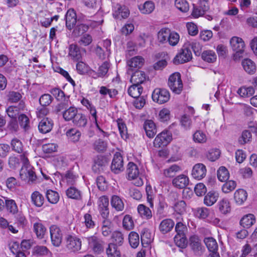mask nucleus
Instances as JSON below:
<instances>
[{
	"label": "nucleus",
	"instance_id": "36",
	"mask_svg": "<svg viewBox=\"0 0 257 257\" xmlns=\"http://www.w3.org/2000/svg\"><path fill=\"white\" fill-rule=\"evenodd\" d=\"M218 206L219 211L224 214H227L231 210L229 201L226 198H223L219 201Z\"/></svg>",
	"mask_w": 257,
	"mask_h": 257
},
{
	"label": "nucleus",
	"instance_id": "34",
	"mask_svg": "<svg viewBox=\"0 0 257 257\" xmlns=\"http://www.w3.org/2000/svg\"><path fill=\"white\" fill-rule=\"evenodd\" d=\"M108 257H120L121 254L117 245L114 243H109L106 249Z\"/></svg>",
	"mask_w": 257,
	"mask_h": 257
},
{
	"label": "nucleus",
	"instance_id": "17",
	"mask_svg": "<svg viewBox=\"0 0 257 257\" xmlns=\"http://www.w3.org/2000/svg\"><path fill=\"white\" fill-rule=\"evenodd\" d=\"M87 241L89 245L92 248L94 252L100 253L103 250L102 241L95 236L88 237Z\"/></svg>",
	"mask_w": 257,
	"mask_h": 257
},
{
	"label": "nucleus",
	"instance_id": "2",
	"mask_svg": "<svg viewBox=\"0 0 257 257\" xmlns=\"http://www.w3.org/2000/svg\"><path fill=\"white\" fill-rule=\"evenodd\" d=\"M168 85L173 93L177 94L181 93L183 85L179 73L175 72L170 75L168 80Z\"/></svg>",
	"mask_w": 257,
	"mask_h": 257
},
{
	"label": "nucleus",
	"instance_id": "57",
	"mask_svg": "<svg viewBox=\"0 0 257 257\" xmlns=\"http://www.w3.org/2000/svg\"><path fill=\"white\" fill-rule=\"evenodd\" d=\"M113 242L116 245L120 246L123 241V236L120 231H116L112 233L111 236Z\"/></svg>",
	"mask_w": 257,
	"mask_h": 257
},
{
	"label": "nucleus",
	"instance_id": "4",
	"mask_svg": "<svg viewBox=\"0 0 257 257\" xmlns=\"http://www.w3.org/2000/svg\"><path fill=\"white\" fill-rule=\"evenodd\" d=\"M51 240L52 244L56 247L61 245L63 239V232L57 225L53 224L49 227Z\"/></svg>",
	"mask_w": 257,
	"mask_h": 257
},
{
	"label": "nucleus",
	"instance_id": "14",
	"mask_svg": "<svg viewBox=\"0 0 257 257\" xmlns=\"http://www.w3.org/2000/svg\"><path fill=\"white\" fill-rule=\"evenodd\" d=\"M189 183L188 177L184 174L178 175L172 180L173 185L179 189L185 188L188 185Z\"/></svg>",
	"mask_w": 257,
	"mask_h": 257
},
{
	"label": "nucleus",
	"instance_id": "46",
	"mask_svg": "<svg viewBox=\"0 0 257 257\" xmlns=\"http://www.w3.org/2000/svg\"><path fill=\"white\" fill-rule=\"evenodd\" d=\"M217 176L219 181L225 182L229 179V173L225 167L221 166L217 170Z\"/></svg>",
	"mask_w": 257,
	"mask_h": 257
},
{
	"label": "nucleus",
	"instance_id": "3",
	"mask_svg": "<svg viewBox=\"0 0 257 257\" xmlns=\"http://www.w3.org/2000/svg\"><path fill=\"white\" fill-rule=\"evenodd\" d=\"M82 241L80 238L75 235H68L66 237L65 247L69 252L75 253L81 249Z\"/></svg>",
	"mask_w": 257,
	"mask_h": 257
},
{
	"label": "nucleus",
	"instance_id": "10",
	"mask_svg": "<svg viewBox=\"0 0 257 257\" xmlns=\"http://www.w3.org/2000/svg\"><path fill=\"white\" fill-rule=\"evenodd\" d=\"M110 168L111 171L115 174H118L123 171V160L119 153L117 152L114 155Z\"/></svg>",
	"mask_w": 257,
	"mask_h": 257
},
{
	"label": "nucleus",
	"instance_id": "60",
	"mask_svg": "<svg viewBox=\"0 0 257 257\" xmlns=\"http://www.w3.org/2000/svg\"><path fill=\"white\" fill-rule=\"evenodd\" d=\"M236 186V182L233 180L226 181L222 187V191L225 193H228L233 190Z\"/></svg>",
	"mask_w": 257,
	"mask_h": 257
},
{
	"label": "nucleus",
	"instance_id": "15",
	"mask_svg": "<svg viewBox=\"0 0 257 257\" xmlns=\"http://www.w3.org/2000/svg\"><path fill=\"white\" fill-rule=\"evenodd\" d=\"M206 174V168L204 164L198 163L193 167L192 175L195 179L200 180L205 176Z\"/></svg>",
	"mask_w": 257,
	"mask_h": 257
},
{
	"label": "nucleus",
	"instance_id": "19",
	"mask_svg": "<svg viewBox=\"0 0 257 257\" xmlns=\"http://www.w3.org/2000/svg\"><path fill=\"white\" fill-rule=\"evenodd\" d=\"M130 15V11L128 9L124 6H121L119 4H117L114 8V11L113 15L116 18L125 19L128 17Z\"/></svg>",
	"mask_w": 257,
	"mask_h": 257
},
{
	"label": "nucleus",
	"instance_id": "55",
	"mask_svg": "<svg viewBox=\"0 0 257 257\" xmlns=\"http://www.w3.org/2000/svg\"><path fill=\"white\" fill-rule=\"evenodd\" d=\"M117 126L121 137L123 139L127 138V128L124 121L121 119H118L117 120Z\"/></svg>",
	"mask_w": 257,
	"mask_h": 257
},
{
	"label": "nucleus",
	"instance_id": "52",
	"mask_svg": "<svg viewBox=\"0 0 257 257\" xmlns=\"http://www.w3.org/2000/svg\"><path fill=\"white\" fill-rule=\"evenodd\" d=\"M18 120L21 127L25 131H27L30 128V120L26 114H21L19 116Z\"/></svg>",
	"mask_w": 257,
	"mask_h": 257
},
{
	"label": "nucleus",
	"instance_id": "64",
	"mask_svg": "<svg viewBox=\"0 0 257 257\" xmlns=\"http://www.w3.org/2000/svg\"><path fill=\"white\" fill-rule=\"evenodd\" d=\"M66 135L73 141L77 142L80 138L81 133L76 129H71L67 132Z\"/></svg>",
	"mask_w": 257,
	"mask_h": 257
},
{
	"label": "nucleus",
	"instance_id": "39",
	"mask_svg": "<svg viewBox=\"0 0 257 257\" xmlns=\"http://www.w3.org/2000/svg\"><path fill=\"white\" fill-rule=\"evenodd\" d=\"M247 192L243 189H238L234 193V199L238 204H242L246 200Z\"/></svg>",
	"mask_w": 257,
	"mask_h": 257
},
{
	"label": "nucleus",
	"instance_id": "9",
	"mask_svg": "<svg viewBox=\"0 0 257 257\" xmlns=\"http://www.w3.org/2000/svg\"><path fill=\"white\" fill-rule=\"evenodd\" d=\"M21 178L24 181L28 180L33 182L37 178L34 168L30 165L23 166L20 172Z\"/></svg>",
	"mask_w": 257,
	"mask_h": 257
},
{
	"label": "nucleus",
	"instance_id": "44",
	"mask_svg": "<svg viewBox=\"0 0 257 257\" xmlns=\"http://www.w3.org/2000/svg\"><path fill=\"white\" fill-rule=\"evenodd\" d=\"M89 26L87 25L78 22V24L74 28L73 34L75 36L78 37L83 35L84 33L87 32Z\"/></svg>",
	"mask_w": 257,
	"mask_h": 257
},
{
	"label": "nucleus",
	"instance_id": "54",
	"mask_svg": "<svg viewBox=\"0 0 257 257\" xmlns=\"http://www.w3.org/2000/svg\"><path fill=\"white\" fill-rule=\"evenodd\" d=\"M152 235L148 230H144L141 234V241L144 246L149 245L152 241Z\"/></svg>",
	"mask_w": 257,
	"mask_h": 257
},
{
	"label": "nucleus",
	"instance_id": "28",
	"mask_svg": "<svg viewBox=\"0 0 257 257\" xmlns=\"http://www.w3.org/2000/svg\"><path fill=\"white\" fill-rule=\"evenodd\" d=\"M110 203L112 207L117 211H121L124 209V203L118 196L113 195L110 200Z\"/></svg>",
	"mask_w": 257,
	"mask_h": 257
},
{
	"label": "nucleus",
	"instance_id": "24",
	"mask_svg": "<svg viewBox=\"0 0 257 257\" xmlns=\"http://www.w3.org/2000/svg\"><path fill=\"white\" fill-rule=\"evenodd\" d=\"M155 8L154 3L152 1H147L143 4L139 6V9L144 14H150L152 13Z\"/></svg>",
	"mask_w": 257,
	"mask_h": 257
},
{
	"label": "nucleus",
	"instance_id": "11",
	"mask_svg": "<svg viewBox=\"0 0 257 257\" xmlns=\"http://www.w3.org/2000/svg\"><path fill=\"white\" fill-rule=\"evenodd\" d=\"M26 106L23 101H21L17 105L10 106L6 109V112L8 116L16 119L18 115L25 109Z\"/></svg>",
	"mask_w": 257,
	"mask_h": 257
},
{
	"label": "nucleus",
	"instance_id": "6",
	"mask_svg": "<svg viewBox=\"0 0 257 257\" xmlns=\"http://www.w3.org/2000/svg\"><path fill=\"white\" fill-rule=\"evenodd\" d=\"M172 139V135L170 132L163 131L155 139L154 146L158 148L165 147L170 143Z\"/></svg>",
	"mask_w": 257,
	"mask_h": 257
},
{
	"label": "nucleus",
	"instance_id": "30",
	"mask_svg": "<svg viewBox=\"0 0 257 257\" xmlns=\"http://www.w3.org/2000/svg\"><path fill=\"white\" fill-rule=\"evenodd\" d=\"M32 203L36 207H41L44 203V197L39 191H34L31 196Z\"/></svg>",
	"mask_w": 257,
	"mask_h": 257
},
{
	"label": "nucleus",
	"instance_id": "22",
	"mask_svg": "<svg viewBox=\"0 0 257 257\" xmlns=\"http://www.w3.org/2000/svg\"><path fill=\"white\" fill-rule=\"evenodd\" d=\"M146 80V75L142 71H136L131 77V82L134 84L140 85Z\"/></svg>",
	"mask_w": 257,
	"mask_h": 257
},
{
	"label": "nucleus",
	"instance_id": "37",
	"mask_svg": "<svg viewBox=\"0 0 257 257\" xmlns=\"http://www.w3.org/2000/svg\"><path fill=\"white\" fill-rule=\"evenodd\" d=\"M33 230L38 238L42 239L44 237L46 231L45 226L41 222H36L33 225Z\"/></svg>",
	"mask_w": 257,
	"mask_h": 257
},
{
	"label": "nucleus",
	"instance_id": "31",
	"mask_svg": "<svg viewBox=\"0 0 257 257\" xmlns=\"http://www.w3.org/2000/svg\"><path fill=\"white\" fill-rule=\"evenodd\" d=\"M69 49V55L73 60L79 61L81 59L82 56L80 49L76 45H70Z\"/></svg>",
	"mask_w": 257,
	"mask_h": 257
},
{
	"label": "nucleus",
	"instance_id": "45",
	"mask_svg": "<svg viewBox=\"0 0 257 257\" xmlns=\"http://www.w3.org/2000/svg\"><path fill=\"white\" fill-rule=\"evenodd\" d=\"M47 200L51 204H56L59 200V195L56 191L48 190L46 193Z\"/></svg>",
	"mask_w": 257,
	"mask_h": 257
},
{
	"label": "nucleus",
	"instance_id": "13",
	"mask_svg": "<svg viewBox=\"0 0 257 257\" xmlns=\"http://www.w3.org/2000/svg\"><path fill=\"white\" fill-rule=\"evenodd\" d=\"M144 63V59L141 56H136L127 62V66L128 67L127 73H130L135 69H139L142 67Z\"/></svg>",
	"mask_w": 257,
	"mask_h": 257
},
{
	"label": "nucleus",
	"instance_id": "49",
	"mask_svg": "<svg viewBox=\"0 0 257 257\" xmlns=\"http://www.w3.org/2000/svg\"><path fill=\"white\" fill-rule=\"evenodd\" d=\"M107 143L100 139L95 141L93 144L94 150L98 152H103L106 150Z\"/></svg>",
	"mask_w": 257,
	"mask_h": 257
},
{
	"label": "nucleus",
	"instance_id": "51",
	"mask_svg": "<svg viewBox=\"0 0 257 257\" xmlns=\"http://www.w3.org/2000/svg\"><path fill=\"white\" fill-rule=\"evenodd\" d=\"M6 208L8 211L14 215L19 211L17 205L15 200L12 199H6L5 200Z\"/></svg>",
	"mask_w": 257,
	"mask_h": 257
},
{
	"label": "nucleus",
	"instance_id": "23",
	"mask_svg": "<svg viewBox=\"0 0 257 257\" xmlns=\"http://www.w3.org/2000/svg\"><path fill=\"white\" fill-rule=\"evenodd\" d=\"M256 219L254 215L248 214L243 216L240 220V224L244 228H248L255 223Z\"/></svg>",
	"mask_w": 257,
	"mask_h": 257
},
{
	"label": "nucleus",
	"instance_id": "32",
	"mask_svg": "<svg viewBox=\"0 0 257 257\" xmlns=\"http://www.w3.org/2000/svg\"><path fill=\"white\" fill-rule=\"evenodd\" d=\"M137 209L139 214L143 218L150 219L152 217L151 210L149 207L144 204L139 205Z\"/></svg>",
	"mask_w": 257,
	"mask_h": 257
},
{
	"label": "nucleus",
	"instance_id": "41",
	"mask_svg": "<svg viewBox=\"0 0 257 257\" xmlns=\"http://www.w3.org/2000/svg\"><path fill=\"white\" fill-rule=\"evenodd\" d=\"M143 91V87L140 85L133 84L128 89V94L134 98H138Z\"/></svg>",
	"mask_w": 257,
	"mask_h": 257
},
{
	"label": "nucleus",
	"instance_id": "63",
	"mask_svg": "<svg viewBox=\"0 0 257 257\" xmlns=\"http://www.w3.org/2000/svg\"><path fill=\"white\" fill-rule=\"evenodd\" d=\"M53 100V97L49 94H44L39 98L40 104L42 106H47L49 105Z\"/></svg>",
	"mask_w": 257,
	"mask_h": 257
},
{
	"label": "nucleus",
	"instance_id": "12",
	"mask_svg": "<svg viewBox=\"0 0 257 257\" xmlns=\"http://www.w3.org/2000/svg\"><path fill=\"white\" fill-rule=\"evenodd\" d=\"M192 58V53L187 48L182 49V51L176 56L174 63L176 64H182L190 61Z\"/></svg>",
	"mask_w": 257,
	"mask_h": 257
},
{
	"label": "nucleus",
	"instance_id": "43",
	"mask_svg": "<svg viewBox=\"0 0 257 257\" xmlns=\"http://www.w3.org/2000/svg\"><path fill=\"white\" fill-rule=\"evenodd\" d=\"M204 241L210 252H216L218 249V244L215 239L213 237H206L204 239Z\"/></svg>",
	"mask_w": 257,
	"mask_h": 257
},
{
	"label": "nucleus",
	"instance_id": "21",
	"mask_svg": "<svg viewBox=\"0 0 257 257\" xmlns=\"http://www.w3.org/2000/svg\"><path fill=\"white\" fill-rule=\"evenodd\" d=\"M107 164L106 160L102 156L97 157L94 161L92 170L95 173H100L103 170Z\"/></svg>",
	"mask_w": 257,
	"mask_h": 257
},
{
	"label": "nucleus",
	"instance_id": "1",
	"mask_svg": "<svg viewBox=\"0 0 257 257\" xmlns=\"http://www.w3.org/2000/svg\"><path fill=\"white\" fill-rule=\"evenodd\" d=\"M157 39L160 43H168L171 46H174L178 43L180 36L177 33L169 28H164L158 32Z\"/></svg>",
	"mask_w": 257,
	"mask_h": 257
},
{
	"label": "nucleus",
	"instance_id": "29",
	"mask_svg": "<svg viewBox=\"0 0 257 257\" xmlns=\"http://www.w3.org/2000/svg\"><path fill=\"white\" fill-rule=\"evenodd\" d=\"M218 193L214 191H210L205 196L204 203L207 206L213 205L218 198Z\"/></svg>",
	"mask_w": 257,
	"mask_h": 257
},
{
	"label": "nucleus",
	"instance_id": "35",
	"mask_svg": "<svg viewBox=\"0 0 257 257\" xmlns=\"http://www.w3.org/2000/svg\"><path fill=\"white\" fill-rule=\"evenodd\" d=\"M78 113V110L74 107H70L63 112V117L66 121L72 120Z\"/></svg>",
	"mask_w": 257,
	"mask_h": 257
},
{
	"label": "nucleus",
	"instance_id": "47",
	"mask_svg": "<svg viewBox=\"0 0 257 257\" xmlns=\"http://www.w3.org/2000/svg\"><path fill=\"white\" fill-rule=\"evenodd\" d=\"M193 139L195 143L203 144L207 141V136L202 131L198 130L193 134Z\"/></svg>",
	"mask_w": 257,
	"mask_h": 257
},
{
	"label": "nucleus",
	"instance_id": "53",
	"mask_svg": "<svg viewBox=\"0 0 257 257\" xmlns=\"http://www.w3.org/2000/svg\"><path fill=\"white\" fill-rule=\"evenodd\" d=\"M252 135L250 131L244 130L242 132L241 136L238 139V142L241 145H244L251 141Z\"/></svg>",
	"mask_w": 257,
	"mask_h": 257
},
{
	"label": "nucleus",
	"instance_id": "5",
	"mask_svg": "<svg viewBox=\"0 0 257 257\" xmlns=\"http://www.w3.org/2000/svg\"><path fill=\"white\" fill-rule=\"evenodd\" d=\"M230 44L233 51L235 52L234 55L235 59L241 57L245 48L243 40L238 37H233L230 40Z\"/></svg>",
	"mask_w": 257,
	"mask_h": 257
},
{
	"label": "nucleus",
	"instance_id": "20",
	"mask_svg": "<svg viewBox=\"0 0 257 257\" xmlns=\"http://www.w3.org/2000/svg\"><path fill=\"white\" fill-rule=\"evenodd\" d=\"M144 128L147 136L150 138H153L157 133L156 125L152 120H147L144 124Z\"/></svg>",
	"mask_w": 257,
	"mask_h": 257
},
{
	"label": "nucleus",
	"instance_id": "50",
	"mask_svg": "<svg viewBox=\"0 0 257 257\" xmlns=\"http://www.w3.org/2000/svg\"><path fill=\"white\" fill-rule=\"evenodd\" d=\"M66 195L68 197L79 200L81 198V192L74 187H70L66 190Z\"/></svg>",
	"mask_w": 257,
	"mask_h": 257
},
{
	"label": "nucleus",
	"instance_id": "26",
	"mask_svg": "<svg viewBox=\"0 0 257 257\" xmlns=\"http://www.w3.org/2000/svg\"><path fill=\"white\" fill-rule=\"evenodd\" d=\"M128 179L137 178L139 175V171L137 166L133 162H129L126 169Z\"/></svg>",
	"mask_w": 257,
	"mask_h": 257
},
{
	"label": "nucleus",
	"instance_id": "25",
	"mask_svg": "<svg viewBox=\"0 0 257 257\" xmlns=\"http://www.w3.org/2000/svg\"><path fill=\"white\" fill-rule=\"evenodd\" d=\"M182 170L181 167L176 164L172 165L163 170V175L167 178H172Z\"/></svg>",
	"mask_w": 257,
	"mask_h": 257
},
{
	"label": "nucleus",
	"instance_id": "42",
	"mask_svg": "<svg viewBox=\"0 0 257 257\" xmlns=\"http://www.w3.org/2000/svg\"><path fill=\"white\" fill-rule=\"evenodd\" d=\"M202 59L208 63H213L216 60L217 56L215 53L212 50H206L201 54Z\"/></svg>",
	"mask_w": 257,
	"mask_h": 257
},
{
	"label": "nucleus",
	"instance_id": "56",
	"mask_svg": "<svg viewBox=\"0 0 257 257\" xmlns=\"http://www.w3.org/2000/svg\"><path fill=\"white\" fill-rule=\"evenodd\" d=\"M175 5L177 9L182 12H187L189 9V5L186 0H176Z\"/></svg>",
	"mask_w": 257,
	"mask_h": 257
},
{
	"label": "nucleus",
	"instance_id": "38",
	"mask_svg": "<svg viewBox=\"0 0 257 257\" xmlns=\"http://www.w3.org/2000/svg\"><path fill=\"white\" fill-rule=\"evenodd\" d=\"M73 122L78 127H83L86 126L87 123V119L84 114L81 113H77L73 120Z\"/></svg>",
	"mask_w": 257,
	"mask_h": 257
},
{
	"label": "nucleus",
	"instance_id": "40",
	"mask_svg": "<svg viewBox=\"0 0 257 257\" xmlns=\"http://www.w3.org/2000/svg\"><path fill=\"white\" fill-rule=\"evenodd\" d=\"M237 93L240 97H248L254 94V89L252 86H242L237 90Z\"/></svg>",
	"mask_w": 257,
	"mask_h": 257
},
{
	"label": "nucleus",
	"instance_id": "59",
	"mask_svg": "<svg viewBox=\"0 0 257 257\" xmlns=\"http://www.w3.org/2000/svg\"><path fill=\"white\" fill-rule=\"evenodd\" d=\"M220 155V151L218 149H212L209 150L206 157L210 161L213 162L217 160Z\"/></svg>",
	"mask_w": 257,
	"mask_h": 257
},
{
	"label": "nucleus",
	"instance_id": "62",
	"mask_svg": "<svg viewBox=\"0 0 257 257\" xmlns=\"http://www.w3.org/2000/svg\"><path fill=\"white\" fill-rule=\"evenodd\" d=\"M122 224L123 227L126 230L133 229L134 227V221L130 215H126L123 219Z\"/></svg>",
	"mask_w": 257,
	"mask_h": 257
},
{
	"label": "nucleus",
	"instance_id": "58",
	"mask_svg": "<svg viewBox=\"0 0 257 257\" xmlns=\"http://www.w3.org/2000/svg\"><path fill=\"white\" fill-rule=\"evenodd\" d=\"M129 242L131 246L136 248L139 244V236L136 232H131L129 234Z\"/></svg>",
	"mask_w": 257,
	"mask_h": 257
},
{
	"label": "nucleus",
	"instance_id": "27",
	"mask_svg": "<svg viewBox=\"0 0 257 257\" xmlns=\"http://www.w3.org/2000/svg\"><path fill=\"white\" fill-rule=\"evenodd\" d=\"M174 225V221L171 219H165L161 221L159 229L163 233H166L172 230Z\"/></svg>",
	"mask_w": 257,
	"mask_h": 257
},
{
	"label": "nucleus",
	"instance_id": "8",
	"mask_svg": "<svg viewBox=\"0 0 257 257\" xmlns=\"http://www.w3.org/2000/svg\"><path fill=\"white\" fill-rule=\"evenodd\" d=\"M189 246L194 255L201 256L204 252L205 248L202 245L201 240L197 236H192L190 238Z\"/></svg>",
	"mask_w": 257,
	"mask_h": 257
},
{
	"label": "nucleus",
	"instance_id": "18",
	"mask_svg": "<svg viewBox=\"0 0 257 257\" xmlns=\"http://www.w3.org/2000/svg\"><path fill=\"white\" fill-rule=\"evenodd\" d=\"M66 26L71 30L77 23L76 15L73 9H69L65 15Z\"/></svg>",
	"mask_w": 257,
	"mask_h": 257
},
{
	"label": "nucleus",
	"instance_id": "7",
	"mask_svg": "<svg viewBox=\"0 0 257 257\" xmlns=\"http://www.w3.org/2000/svg\"><path fill=\"white\" fill-rule=\"evenodd\" d=\"M170 97L169 92L166 89L156 88L152 93L153 100L159 104L167 102Z\"/></svg>",
	"mask_w": 257,
	"mask_h": 257
},
{
	"label": "nucleus",
	"instance_id": "48",
	"mask_svg": "<svg viewBox=\"0 0 257 257\" xmlns=\"http://www.w3.org/2000/svg\"><path fill=\"white\" fill-rule=\"evenodd\" d=\"M174 241L176 245L181 248H184L187 246V240L185 234H176L174 237Z\"/></svg>",
	"mask_w": 257,
	"mask_h": 257
},
{
	"label": "nucleus",
	"instance_id": "16",
	"mask_svg": "<svg viewBox=\"0 0 257 257\" xmlns=\"http://www.w3.org/2000/svg\"><path fill=\"white\" fill-rule=\"evenodd\" d=\"M53 126L52 120L48 117L43 118L39 123L38 128L40 133L46 134L50 132Z\"/></svg>",
	"mask_w": 257,
	"mask_h": 257
},
{
	"label": "nucleus",
	"instance_id": "61",
	"mask_svg": "<svg viewBox=\"0 0 257 257\" xmlns=\"http://www.w3.org/2000/svg\"><path fill=\"white\" fill-rule=\"evenodd\" d=\"M12 149L18 153H23V145L21 141L17 139H14L11 141Z\"/></svg>",
	"mask_w": 257,
	"mask_h": 257
},
{
	"label": "nucleus",
	"instance_id": "33",
	"mask_svg": "<svg viewBox=\"0 0 257 257\" xmlns=\"http://www.w3.org/2000/svg\"><path fill=\"white\" fill-rule=\"evenodd\" d=\"M242 65L244 70L248 74H252L255 72L256 66L254 63L249 59L243 60Z\"/></svg>",
	"mask_w": 257,
	"mask_h": 257
}]
</instances>
